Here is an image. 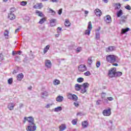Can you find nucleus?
<instances>
[{
    "label": "nucleus",
    "instance_id": "obj_13",
    "mask_svg": "<svg viewBox=\"0 0 131 131\" xmlns=\"http://www.w3.org/2000/svg\"><path fill=\"white\" fill-rule=\"evenodd\" d=\"M48 96H49L48 92L44 91L43 92H42L41 97L42 99H46Z\"/></svg>",
    "mask_w": 131,
    "mask_h": 131
},
{
    "label": "nucleus",
    "instance_id": "obj_43",
    "mask_svg": "<svg viewBox=\"0 0 131 131\" xmlns=\"http://www.w3.org/2000/svg\"><path fill=\"white\" fill-rule=\"evenodd\" d=\"M84 75L85 76H90V75H91V72L90 71H87L86 72L84 73Z\"/></svg>",
    "mask_w": 131,
    "mask_h": 131
},
{
    "label": "nucleus",
    "instance_id": "obj_5",
    "mask_svg": "<svg viewBox=\"0 0 131 131\" xmlns=\"http://www.w3.org/2000/svg\"><path fill=\"white\" fill-rule=\"evenodd\" d=\"M104 116H110L111 115V108L108 107L107 110H104L103 111Z\"/></svg>",
    "mask_w": 131,
    "mask_h": 131
},
{
    "label": "nucleus",
    "instance_id": "obj_33",
    "mask_svg": "<svg viewBox=\"0 0 131 131\" xmlns=\"http://www.w3.org/2000/svg\"><path fill=\"white\" fill-rule=\"evenodd\" d=\"M53 82L54 85H58V84H60V80L58 79H55Z\"/></svg>",
    "mask_w": 131,
    "mask_h": 131
},
{
    "label": "nucleus",
    "instance_id": "obj_54",
    "mask_svg": "<svg viewBox=\"0 0 131 131\" xmlns=\"http://www.w3.org/2000/svg\"><path fill=\"white\" fill-rule=\"evenodd\" d=\"M101 100H98L96 101V105H100L101 104Z\"/></svg>",
    "mask_w": 131,
    "mask_h": 131
},
{
    "label": "nucleus",
    "instance_id": "obj_58",
    "mask_svg": "<svg viewBox=\"0 0 131 131\" xmlns=\"http://www.w3.org/2000/svg\"><path fill=\"white\" fill-rule=\"evenodd\" d=\"M69 50H73V45L69 46Z\"/></svg>",
    "mask_w": 131,
    "mask_h": 131
},
{
    "label": "nucleus",
    "instance_id": "obj_9",
    "mask_svg": "<svg viewBox=\"0 0 131 131\" xmlns=\"http://www.w3.org/2000/svg\"><path fill=\"white\" fill-rule=\"evenodd\" d=\"M27 121L29 122V125H31L34 124V118L32 117H29L27 119Z\"/></svg>",
    "mask_w": 131,
    "mask_h": 131
},
{
    "label": "nucleus",
    "instance_id": "obj_61",
    "mask_svg": "<svg viewBox=\"0 0 131 131\" xmlns=\"http://www.w3.org/2000/svg\"><path fill=\"white\" fill-rule=\"evenodd\" d=\"M110 123H111V126H112L113 124V122L111 120H110L108 122Z\"/></svg>",
    "mask_w": 131,
    "mask_h": 131
},
{
    "label": "nucleus",
    "instance_id": "obj_25",
    "mask_svg": "<svg viewBox=\"0 0 131 131\" xmlns=\"http://www.w3.org/2000/svg\"><path fill=\"white\" fill-rule=\"evenodd\" d=\"M59 128L60 131H63L66 129V126H65L64 124H62L59 127Z\"/></svg>",
    "mask_w": 131,
    "mask_h": 131
},
{
    "label": "nucleus",
    "instance_id": "obj_19",
    "mask_svg": "<svg viewBox=\"0 0 131 131\" xmlns=\"http://www.w3.org/2000/svg\"><path fill=\"white\" fill-rule=\"evenodd\" d=\"M115 50V47L114 46H110L108 47L107 49H106V52H112Z\"/></svg>",
    "mask_w": 131,
    "mask_h": 131
},
{
    "label": "nucleus",
    "instance_id": "obj_62",
    "mask_svg": "<svg viewBox=\"0 0 131 131\" xmlns=\"http://www.w3.org/2000/svg\"><path fill=\"white\" fill-rule=\"evenodd\" d=\"M31 58L32 59H34V55L31 54Z\"/></svg>",
    "mask_w": 131,
    "mask_h": 131
},
{
    "label": "nucleus",
    "instance_id": "obj_37",
    "mask_svg": "<svg viewBox=\"0 0 131 131\" xmlns=\"http://www.w3.org/2000/svg\"><path fill=\"white\" fill-rule=\"evenodd\" d=\"M92 63H93V60L92 59V57H89L88 58V64H89V65L91 66Z\"/></svg>",
    "mask_w": 131,
    "mask_h": 131
},
{
    "label": "nucleus",
    "instance_id": "obj_48",
    "mask_svg": "<svg viewBox=\"0 0 131 131\" xmlns=\"http://www.w3.org/2000/svg\"><path fill=\"white\" fill-rule=\"evenodd\" d=\"M125 8L126 10H128L129 11H130V10H131V7H130V6H129V5H127V6H125Z\"/></svg>",
    "mask_w": 131,
    "mask_h": 131
},
{
    "label": "nucleus",
    "instance_id": "obj_38",
    "mask_svg": "<svg viewBox=\"0 0 131 131\" xmlns=\"http://www.w3.org/2000/svg\"><path fill=\"white\" fill-rule=\"evenodd\" d=\"M80 90L81 94H84V93H86V92L88 91V89H85L84 88H83V89L82 88H81V89Z\"/></svg>",
    "mask_w": 131,
    "mask_h": 131
},
{
    "label": "nucleus",
    "instance_id": "obj_18",
    "mask_svg": "<svg viewBox=\"0 0 131 131\" xmlns=\"http://www.w3.org/2000/svg\"><path fill=\"white\" fill-rule=\"evenodd\" d=\"M63 99H64V97H63V96H58L56 98V101H57V102H62Z\"/></svg>",
    "mask_w": 131,
    "mask_h": 131
},
{
    "label": "nucleus",
    "instance_id": "obj_34",
    "mask_svg": "<svg viewBox=\"0 0 131 131\" xmlns=\"http://www.w3.org/2000/svg\"><path fill=\"white\" fill-rule=\"evenodd\" d=\"M42 7V4L41 3L39 4L37 7L35 5L34 6V8H35V9H37V8L41 9Z\"/></svg>",
    "mask_w": 131,
    "mask_h": 131
},
{
    "label": "nucleus",
    "instance_id": "obj_27",
    "mask_svg": "<svg viewBox=\"0 0 131 131\" xmlns=\"http://www.w3.org/2000/svg\"><path fill=\"white\" fill-rule=\"evenodd\" d=\"M71 23L68 19H66L64 22V25L66 26V27H69L71 25Z\"/></svg>",
    "mask_w": 131,
    "mask_h": 131
},
{
    "label": "nucleus",
    "instance_id": "obj_21",
    "mask_svg": "<svg viewBox=\"0 0 131 131\" xmlns=\"http://www.w3.org/2000/svg\"><path fill=\"white\" fill-rule=\"evenodd\" d=\"M122 75V72H116L114 77H120Z\"/></svg>",
    "mask_w": 131,
    "mask_h": 131
},
{
    "label": "nucleus",
    "instance_id": "obj_52",
    "mask_svg": "<svg viewBox=\"0 0 131 131\" xmlns=\"http://www.w3.org/2000/svg\"><path fill=\"white\" fill-rule=\"evenodd\" d=\"M76 51L77 53L80 52V51H81V47H78L76 49Z\"/></svg>",
    "mask_w": 131,
    "mask_h": 131
},
{
    "label": "nucleus",
    "instance_id": "obj_10",
    "mask_svg": "<svg viewBox=\"0 0 131 131\" xmlns=\"http://www.w3.org/2000/svg\"><path fill=\"white\" fill-rule=\"evenodd\" d=\"M79 70L83 72V71H85L86 70V67L84 64H80L79 67Z\"/></svg>",
    "mask_w": 131,
    "mask_h": 131
},
{
    "label": "nucleus",
    "instance_id": "obj_42",
    "mask_svg": "<svg viewBox=\"0 0 131 131\" xmlns=\"http://www.w3.org/2000/svg\"><path fill=\"white\" fill-rule=\"evenodd\" d=\"M4 36H9V31L8 30H5L4 32Z\"/></svg>",
    "mask_w": 131,
    "mask_h": 131
},
{
    "label": "nucleus",
    "instance_id": "obj_36",
    "mask_svg": "<svg viewBox=\"0 0 131 131\" xmlns=\"http://www.w3.org/2000/svg\"><path fill=\"white\" fill-rule=\"evenodd\" d=\"M46 18H41L39 21V24H42L43 23L46 22Z\"/></svg>",
    "mask_w": 131,
    "mask_h": 131
},
{
    "label": "nucleus",
    "instance_id": "obj_1",
    "mask_svg": "<svg viewBox=\"0 0 131 131\" xmlns=\"http://www.w3.org/2000/svg\"><path fill=\"white\" fill-rule=\"evenodd\" d=\"M106 61L109 63H115L116 57L114 55H110L106 57Z\"/></svg>",
    "mask_w": 131,
    "mask_h": 131
},
{
    "label": "nucleus",
    "instance_id": "obj_63",
    "mask_svg": "<svg viewBox=\"0 0 131 131\" xmlns=\"http://www.w3.org/2000/svg\"><path fill=\"white\" fill-rule=\"evenodd\" d=\"M17 72H18V71H16V70H14L13 71V74H16V73H17Z\"/></svg>",
    "mask_w": 131,
    "mask_h": 131
},
{
    "label": "nucleus",
    "instance_id": "obj_44",
    "mask_svg": "<svg viewBox=\"0 0 131 131\" xmlns=\"http://www.w3.org/2000/svg\"><path fill=\"white\" fill-rule=\"evenodd\" d=\"M96 39H99V38H100V33L99 32L96 33Z\"/></svg>",
    "mask_w": 131,
    "mask_h": 131
},
{
    "label": "nucleus",
    "instance_id": "obj_28",
    "mask_svg": "<svg viewBox=\"0 0 131 131\" xmlns=\"http://www.w3.org/2000/svg\"><path fill=\"white\" fill-rule=\"evenodd\" d=\"M123 14L122 12V10H120L117 13V17H120V16H122V15Z\"/></svg>",
    "mask_w": 131,
    "mask_h": 131
},
{
    "label": "nucleus",
    "instance_id": "obj_45",
    "mask_svg": "<svg viewBox=\"0 0 131 131\" xmlns=\"http://www.w3.org/2000/svg\"><path fill=\"white\" fill-rule=\"evenodd\" d=\"M4 59L3 53H0V61H3Z\"/></svg>",
    "mask_w": 131,
    "mask_h": 131
},
{
    "label": "nucleus",
    "instance_id": "obj_31",
    "mask_svg": "<svg viewBox=\"0 0 131 131\" xmlns=\"http://www.w3.org/2000/svg\"><path fill=\"white\" fill-rule=\"evenodd\" d=\"M49 10V13H51L53 16H55L56 15V12L54 11L53 9L51 8H48Z\"/></svg>",
    "mask_w": 131,
    "mask_h": 131
},
{
    "label": "nucleus",
    "instance_id": "obj_16",
    "mask_svg": "<svg viewBox=\"0 0 131 131\" xmlns=\"http://www.w3.org/2000/svg\"><path fill=\"white\" fill-rule=\"evenodd\" d=\"M8 18L10 20H14V19H15V18H16V16H15V14H14L13 13H10L8 14Z\"/></svg>",
    "mask_w": 131,
    "mask_h": 131
},
{
    "label": "nucleus",
    "instance_id": "obj_60",
    "mask_svg": "<svg viewBox=\"0 0 131 131\" xmlns=\"http://www.w3.org/2000/svg\"><path fill=\"white\" fill-rule=\"evenodd\" d=\"M16 55H21V51H18L16 53Z\"/></svg>",
    "mask_w": 131,
    "mask_h": 131
},
{
    "label": "nucleus",
    "instance_id": "obj_12",
    "mask_svg": "<svg viewBox=\"0 0 131 131\" xmlns=\"http://www.w3.org/2000/svg\"><path fill=\"white\" fill-rule=\"evenodd\" d=\"M17 80H19V81H21L22 79H23L24 77V75H23V73H20L18 75H17Z\"/></svg>",
    "mask_w": 131,
    "mask_h": 131
},
{
    "label": "nucleus",
    "instance_id": "obj_17",
    "mask_svg": "<svg viewBox=\"0 0 131 131\" xmlns=\"http://www.w3.org/2000/svg\"><path fill=\"white\" fill-rule=\"evenodd\" d=\"M89 125V123H88V121H84L82 122V126L83 128H86Z\"/></svg>",
    "mask_w": 131,
    "mask_h": 131
},
{
    "label": "nucleus",
    "instance_id": "obj_59",
    "mask_svg": "<svg viewBox=\"0 0 131 131\" xmlns=\"http://www.w3.org/2000/svg\"><path fill=\"white\" fill-rule=\"evenodd\" d=\"M23 106H24V105L23 104V103H19V108L21 109V108H22V107H23Z\"/></svg>",
    "mask_w": 131,
    "mask_h": 131
},
{
    "label": "nucleus",
    "instance_id": "obj_41",
    "mask_svg": "<svg viewBox=\"0 0 131 131\" xmlns=\"http://www.w3.org/2000/svg\"><path fill=\"white\" fill-rule=\"evenodd\" d=\"M73 96V95L72 94L68 93V99H70V100H72Z\"/></svg>",
    "mask_w": 131,
    "mask_h": 131
},
{
    "label": "nucleus",
    "instance_id": "obj_26",
    "mask_svg": "<svg viewBox=\"0 0 131 131\" xmlns=\"http://www.w3.org/2000/svg\"><path fill=\"white\" fill-rule=\"evenodd\" d=\"M36 14L39 17H43V14L42 12L39 11H36Z\"/></svg>",
    "mask_w": 131,
    "mask_h": 131
},
{
    "label": "nucleus",
    "instance_id": "obj_6",
    "mask_svg": "<svg viewBox=\"0 0 131 131\" xmlns=\"http://www.w3.org/2000/svg\"><path fill=\"white\" fill-rule=\"evenodd\" d=\"M45 64L46 67L48 69H51L52 67V62H51V60L49 59L45 60Z\"/></svg>",
    "mask_w": 131,
    "mask_h": 131
},
{
    "label": "nucleus",
    "instance_id": "obj_46",
    "mask_svg": "<svg viewBox=\"0 0 131 131\" xmlns=\"http://www.w3.org/2000/svg\"><path fill=\"white\" fill-rule=\"evenodd\" d=\"M15 11H16V9H15L14 7L11 8L10 9V13H11L13 14V13H14V12H15Z\"/></svg>",
    "mask_w": 131,
    "mask_h": 131
},
{
    "label": "nucleus",
    "instance_id": "obj_22",
    "mask_svg": "<svg viewBox=\"0 0 131 131\" xmlns=\"http://www.w3.org/2000/svg\"><path fill=\"white\" fill-rule=\"evenodd\" d=\"M75 88H77L76 89V91H80L82 88V84L79 85V84H76Z\"/></svg>",
    "mask_w": 131,
    "mask_h": 131
},
{
    "label": "nucleus",
    "instance_id": "obj_3",
    "mask_svg": "<svg viewBox=\"0 0 131 131\" xmlns=\"http://www.w3.org/2000/svg\"><path fill=\"white\" fill-rule=\"evenodd\" d=\"M116 72V68H112L108 71L109 77L111 78L115 77Z\"/></svg>",
    "mask_w": 131,
    "mask_h": 131
},
{
    "label": "nucleus",
    "instance_id": "obj_15",
    "mask_svg": "<svg viewBox=\"0 0 131 131\" xmlns=\"http://www.w3.org/2000/svg\"><path fill=\"white\" fill-rule=\"evenodd\" d=\"M14 107H15V104L13 103H9L8 106V109L12 111V110H14Z\"/></svg>",
    "mask_w": 131,
    "mask_h": 131
},
{
    "label": "nucleus",
    "instance_id": "obj_30",
    "mask_svg": "<svg viewBox=\"0 0 131 131\" xmlns=\"http://www.w3.org/2000/svg\"><path fill=\"white\" fill-rule=\"evenodd\" d=\"M59 111H62V107L61 106H58L54 108L55 112H59Z\"/></svg>",
    "mask_w": 131,
    "mask_h": 131
},
{
    "label": "nucleus",
    "instance_id": "obj_23",
    "mask_svg": "<svg viewBox=\"0 0 131 131\" xmlns=\"http://www.w3.org/2000/svg\"><path fill=\"white\" fill-rule=\"evenodd\" d=\"M50 45H47L45 47V48L43 49V53L44 54H46L48 52V51L50 50Z\"/></svg>",
    "mask_w": 131,
    "mask_h": 131
},
{
    "label": "nucleus",
    "instance_id": "obj_29",
    "mask_svg": "<svg viewBox=\"0 0 131 131\" xmlns=\"http://www.w3.org/2000/svg\"><path fill=\"white\" fill-rule=\"evenodd\" d=\"M115 7L116 9L119 10V9H120V8L121 7V4H120V3H116L115 5Z\"/></svg>",
    "mask_w": 131,
    "mask_h": 131
},
{
    "label": "nucleus",
    "instance_id": "obj_51",
    "mask_svg": "<svg viewBox=\"0 0 131 131\" xmlns=\"http://www.w3.org/2000/svg\"><path fill=\"white\" fill-rule=\"evenodd\" d=\"M20 56H16L15 57V61H17V62H19L20 61Z\"/></svg>",
    "mask_w": 131,
    "mask_h": 131
},
{
    "label": "nucleus",
    "instance_id": "obj_14",
    "mask_svg": "<svg viewBox=\"0 0 131 131\" xmlns=\"http://www.w3.org/2000/svg\"><path fill=\"white\" fill-rule=\"evenodd\" d=\"M57 21V19L53 18L51 20H50V26L51 27H53L54 26H56V24L55 23Z\"/></svg>",
    "mask_w": 131,
    "mask_h": 131
},
{
    "label": "nucleus",
    "instance_id": "obj_57",
    "mask_svg": "<svg viewBox=\"0 0 131 131\" xmlns=\"http://www.w3.org/2000/svg\"><path fill=\"white\" fill-rule=\"evenodd\" d=\"M62 30V28L61 27H58L57 28V32L60 33V31Z\"/></svg>",
    "mask_w": 131,
    "mask_h": 131
},
{
    "label": "nucleus",
    "instance_id": "obj_7",
    "mask_svg": "<svg viewBox=\"0 0 131 131\" xmlns=\"http://www.w3.org/2000/svg\"><path fill=\"white\" fill-rule=\"evenodd\" d=\"M104 21L107 24H109V23H111V22H112V19H111V16L109 15H107L105 17H104Z\"/></svg>",
    "mask_w": 131,
    "mask_h": 131
},
{
    "label": "nucleus",
    "instance_id": "obj_8",
    "mask_svg": "<svg viewBox=\"0 0 131 131\" xmlns=\"http://www.w3.org/2000/svg\"><path fill=\"white\" fill-rule=\"evenodd\" d=\"M127 20V17L126 16H122L121 17V19L120 20V24H123V23H125Z\"/></svg>",
    "mask_w": 131,
    "mask_h": 131
},
{
    "label": "nucleus",
    "instance_id": "obj_40",
    "mask_svg": "<svg viewBox=\"0 0 131 131\" xmlns=\"http://www.w3.org/2000/svg\"><path fill=\"white\" fill-rule=\"evenodd\" d=\"M8 84H12L13 83V78H11L8 80Z\"/></svg>",
    "mask_w": 131,
    "mask_h": 131
},
{
    "label": "nucleus",
    "instance_id": "obj_49",
    "mask_svg": "<svg viewBox=\"0 0 131 131\" xmlns=\"http://www.w3.org/2000/svg\"><path fill=\"white\" fill-rule=\"evenodd\" d=\"M100 66H101V62L100 61H97L96 63V67L97 68H99V67H100Z\"/></svg>",
    "mask_w": 131,
    "mask_h": 131
},
{
    "label": "nucleus",
    "instance_id": "obj_11",
    "mask_svg": "<svg viewBox=\"0 0 131 131\" xmlns=\"http://www.w3.org/2000/svg\"><path fill=\"white\" fill-rule=\"evenodd\" d=\"M94 13H95V15L98 17H101V16L102 15V11L99 9H96L94 11Z\"/></svg>",
    "mask_w": 131,
    "mask_h": 131
},
{
    "label": "nucleus",
    "instance_id": "obj_4",
    "mask_svg": "<svg viewBox=\"0 0 131 131\" xmlns=\"http://www.w3.org/2000/svg\"><path fill=\"white\" fill-rule=\"evenodd\" d=\"M36 125L35 124V123H34L32 125H29L26 129L27 131H35L36 130Z\"/></svg>",
    "mask_w": 131,
    "mask_h": 131
},
{
    "label": "nucleus",
    "instance_id": "obj_2",
    "mask_svg": "<svg viewBox=\"0 0 131 131\" xmlns=\"http://www.w3.org/2000/svg\"><path fill=\"white\" fill-rule=\"evenodd\" d=\"M93 28V26H92V22L89 21L88 24V29L85 31V34L86 35H90L91 34V31Z\"/></svg>",
    "mask_w": 131,
    "mask_h": 131
},
{
    "label": "nucleus",
    "instance_id": "obj_56",
    "mask_svg": "<svg viewBox=\"0 0 131 131\" xmlns=\"http://www.w3.org/2000/svg\"><path fill=\"white\" fill-rule=\"evenodd\" d=\"M107 100H108V101H113L114 98L112 97H110L107 98Z\"/></svg>",
    "mask_w": 131,
    "mask_h": 131
},
{
    "label": "nucleus",
    "instance_id": "obj_64",
    "mask_svg": "<svg viewBox=\"0 0 131 131\" xmlns=\"http://www.w3.org/2000/svg\"><path fill=\"white\" fill-rule=\"evenodd\" d=\"M84 13H85V14L86 15H88V14H89V11L85 10V12H84Z\"/></svg>",
    "mask_w": 131,
    "mask_h": 131
},
{
    "label": "nucleus",
    "instance_id": "obj_35",
    "mask_svg": "<svg viewBox=\"0 0 131 131\" xmlns=\"http://www.w3.org/2000/svg\"><path fill=\"white\" fill-rule=\"evenodd\" d=\"M84 80V79L82 77L78 78L77 80V82H83V81Z\"/></svg>",
    "mask_w": 131,
    "mask_h": 131
},
{
    "label": "nucleus",
    "instance_id": "obj_39",
    "mask_svg": "<svg viewBox=\"0 0 131 131\" xmlns=\"http://www.w3.org/2000/svg\"><path fill=\"white\" fill-rule=\"evenodd\" d=\"M20 5L21 6H26V5H27V2H26V1H22V2H20Z\"/></svg>",
    "mask_w": 131,
    "mask_h": 131
},
{
    "label": "nucleus",
    "instance_id": "obj_32",
    "mask_svg": "<svg viewBox=\"0 0 131 131\" xmlns=\"http://www.w3.org/2000/svg\"><path fill=\"white\" fill-rule=\"evenodd\" d=\"M72 100H73L74 101H77L78 100V97L76 95L73 94Z\"/></svg>",
    "mask_w": 131,
    "mask_h": 131
},
{
    "label": "nucleus",
    "instance_id": "obj_50",
    "mask_svg": "<svg viewBox=\"0 0 131 131\" xmlns=\"http://www.w3.org/2000/svg\"><path fill=\"white\" fill-rule=\"evenodd\" d=\"M63 11V9L60 8L58 11V15H61V14H62V11Z\"/></svg>",
    "mask_w": 131,
    "mask_h": 131
},
{
    "label": "nucleus",
    "instance_id": "obj_47",
    "mask_svg": "<svg viewBox=\"0 0 131 131\" xmlns=\"http://www.w3.org/2000/svg\"><path fill=\"white\" fill-rule=\"evenodd\" d=\"M72 124H73V125H76L77 123V121H76V120H73L72 121Z\"/></svg>",
    "mask_w": 131,
    "mask_h": 131
},
{
    "label": "nucleus",
    "instance_id": "obj_55",
    "mask_svg": "<svg viewBox=\"0 0 131 131\" xmlns=\"http://www.w3.org/2000/svg\"><path fill=\"white\" fill-rule=\"evenodd\" d=\"M52 104H48L46 106L45 108H49L51 106H52Z\"/></svg>",
    "mask_w": 131,
    "mask_h": 131
},
{
    "label": "nucleus",
    "instance_id": "obj_20",
    "mask_svg": "<svg viewBox=\"0 0 131 131\" xmlns=\"http://www.w3.org/2000/svg\"><path fill=\"white\" fill-rule=\"evenodd\" d=\"M89 86H90V84H89V83H88V82L84 83L82 84V88H83V89H85L86 90H87V89L89 88Z\"/></svg>",
    "mask_w": 131,
    "mask_h": 131
},
{
    "label": "nucleus",
    "instance_id": "obj_53",
    "mask_svg": "<svg viewBox=\"0 0 131 131\" xmlns=\"http://www.w3.org/2000/svg\"><path fill=\"white\" fill-rule=\"evenodd\" d=\"M74 105L75 106V107H78L79 106V103L78 102H74Z\"/></svg>",
    "mask_w": 131,
    "mask_h": 131
},
{
    "label": "nucleus",
    "instance_id": "obj_24",
    "mask_svg": "<svg viewBox=\"0 0 131 131\" xmlns=\"http://www.w3.org/2000/svg\"><path fill=\"white\" fill-rule=\"evenodd\" d=\"M128 31H129V28H126L125 29H122L121 32L123 34H124V33H126Z\"/></svg>",
    "mask_w": 131,
    "mask_h": 131
}]
</instances>
